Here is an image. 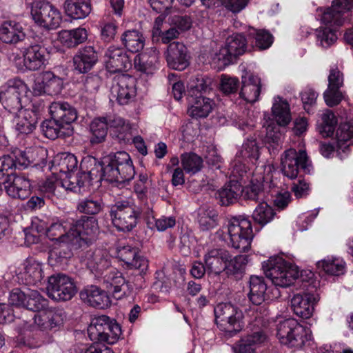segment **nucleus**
I'll return each instance as SVG.
<instances>
[{"label": "nucleus", "instance_id": "1", "mask_svg": "<svg viewBox=\"0 0 353 353\" xmlns=\"http://www.w3.org/2000/svg\"><path fill=\"white\" fill-rule=\"evenodd\" d=\"M80 168L92 176L93 181L117 184L129 182L135 174L130 157L124 151L111 153L102 160L87 156L82 159Z\"/></svg>", "mask_w": 353, "mask_h": 353}, {"label": "nucleus", "instance_id": "2", "mask_svg": "<svg viewBox=\"0 0 353 353\" xmlns=\"http://www.w3.org/2000/svg\"><path fill=\"white\" fill-rule=\"evenodd\" d=\"M353 7V0H334L332 6L323 14L321 21L327 27L316 29L317 42L327 48L336 41L337 37L334 26H341L346 18L345 14Z\"/></svg>", "mask_w": 353, "mask_h": 353}, {"label": "nucleus", "instance_id": "3", "mask_svg": "<svg viewBox=\"0 0 353 353\" xmlns=\"http://www.w3.org/2000/svg\"><path fill=\"white\" fill-rule=\"evenodd\" d=\"M262 268L272 283L281 288L293 284L299 275L297 267L279 256L270 257L263 262Z\"/></svg>", "mask_w": 353, "mask_h": 353}, {"label": "nucleus", "instance_id": "4", "mask_svg": "<svg viewBox=\"0 0 353 353\" xmlns=\"http://www.w3.org/2000/svg\"><path fill=\"white\" fill-rule=\"evenodd\" d=\"M276 336L281 344L297 350L302 348L311 339L309 330L292 318L277 324Z\"/></svg>", "mask_w": 353, "mask_h": 353}, {"label": "nucleus", "instance_id": "5", "mask_svg": "<svg viewBox=\"0 0 353 353\" xmlns=\"http://www.w3.org/2000/svg\"><path fill=\"white\" fill-rule=\"evenodd\" d=\"M215 321L225 336L232 337L244 327L243 312L236 306L230 303H219L214 310Z\"/></svg>", "mask_w": 353, "mask_h": 353}, {"label": "nucleus", "instance_id": "6", "mask_svg": "<svg viewBox=\"0 0 353 353\" xmlns=\"http://www.w3.org/2000/svg\"><path fill=\"white\" fill-rule=\"evenodd\" d=\"M91 341L95 343L114 344L121 335L120 325L106 315L95 316L88 328Z\"/></svg>", "mask_w": 353, "mask_h": 353}, {"label": "nucleus", "instance_id": "7", "mask_svg": "<svg viewBox=\"0 0 353 353\" xmlns=\"http://www.w3.org/2000/svg\"><path fill=\"white\" fill-rule=\"evenodd\" d=\"M110 214L118 230L130 232L136 227L141 211L132 201L121 200L111 206Z\"/></svg>", "mask_w": 353, "mask_h": 353}, {"label": "nucleus", "instance_id": "8", "mask_svg": "<svg viewBox=\"0 0 353 353\" xmlns=\"http://www.w3.org/2000/svg\"><path fill=\"white\" fill-rule=\"evenodd\" d=\"M228 233L233 248L241 252L249 250L254 237L250 220L241 216L231 218L228 224Z\"/></svg>", "mask_w": 353, "mask_h": 353}, {"label": "nucleus", "instance_id": "9", "mask_svg": "<svg viewBox=\"0 0 353 353\" xmlns=\"http://www.w3.org/2000/svg\"><path fill=\"white\" fill-rule=\"evenodd\" d=\"M312 169L311 162L305 150L297 152L295 149L285 150L281 157V171L290 179H294L299 170L305 174H310Z\"/></svg>", "mask_w": 353, "mask_h": 353}, {"label": "nucleus", "instance_id": "10", "mask_svg": "<svg viewBox=\"0 0 353 353\" xmlns=\"http://www.w3.org/2000/svg\"><path fill=\"white\" fill-rule=\"evenodd\" d=\"M28 91V88L22 80L13 79L8 81L5 90L1 92V101L5 110L12 114L23 110L21 101Z\"/></svg>", "mask_w": 353, "mask_h": 353}, {"label": "nucleus", "instance_id": "11", "mask_svg": "<svg viewBox=\"0 0 353 353\" xmlns=\"http://www.w3.org/2000/svg\"><path fill=\"white\" fill-rule=\"evenodd\" d=\"M31 15L39 26L46 29H56L61 23V14L47 1H38L32 3Z\"/></svg>", "mask_w": 353, "mask_h": 353}, {"label": "nucleus", "instance_id": "12", "mask_svg": "<svg viewBox=\"0 0 353 353\" xmlns=\"http://www.w3.org/2000/svg\"><path fill=\"white\" fill-rule=\"evenodd\" d=\"M247 48V41L242 34H233L228 37L225 46L216 53L214 60L217 61L221 67L230 65L238 56L243 54Z\"/></svg>", "mask_w": 353, "mask_h": 353}, {"label": "nucleus", "instance_id": "13", "mask_svg": "<svg viewBox=\"0 0 353 353\" xmlns=\"http://www.w3.org/2000/svg\"><path fill=\"white\" fill-rule=\"evenodd\" d=\"M77 292L72 279L63 274L52 275L48 279V295L57 301L70 300Z\"/></svg>", "mask_w": 353, "mask_h": 353}, {"label": "nucleus", "instance_id": "14", "mask_svg": "<svg viewBox=\"0 0 353 353\" xmlns=\"http://www.w3.org/2000/svg\"><path fill=\"white\" fill-rule=\"evenodd\" d=\"M124 124L122 118L116 115H105L94 118L90 124V143L99 144L105 141L108 128H118Z\"/></svg>", "mask_w": 353, "mask_h": 353}, {"label": "nucleus", "instance_id": "15", "mask_svg": "<svg viewBox=\"0 0 353 353\" xmlns=\"http://www.w3.org/2000/svg\"><path fill=\"white\" fill-rule=\"evenodd\" d=\"M111 92L119 104L129 103L136 96L135 79L125 74L115 77Z\"/></svg>", "mask_w": 353, "mask_h": 353}, {"label": "nucleus", "instance_id": "16", "mask_svg": "<svg viewBox=\"0 0 353 353\" xmlns=\"http://www.w3.org/2000/svg\"><path fill=\"white\" fill-rule=\"evenodd\" d=\"M84 261L86 267L97 278H102L112 267V258L103 250L86 252Z\"/></svg>", "mask_w": 353, "mask_h": 353}, {"label": "nucleus", "instance_id": "17", "mask_svg": "<svg viewBox=\"0 0 353 353\" xmlns=\"http://www.w3.org/2000/svg\"><path fill=\"white\" fill-rule=\"evenodd\" d=\"M71 227L74 247L79 246L81 240H91L99 231L98 222L94 216H82Z\"/></svg>", "mask_w": 353, "mask_h": 353}, {"label": "nucleus", "instance_id": "18", "mask_svg": "<svg viewBox=\"0 0 353 353\" xmlns=\"http://www.w3.org/2000/svg\"><path fill=\"white\" fill-rule=\"evenodd\" d=\"M117 256L130 269L138 271V274L143 278L148 268V261L139 254V249L130 245L120 246L117 248Z\"/></svg>", "mask_w": 353, "mask_h": 353}, {"label": "nucleus", "instance_id": "19", "mask_svg": "<svg viewBox=\"0 0 353 353\" xmlns=\"http://www.w3.org/2000/svg\"><path fill=\"white\" fill-rule=\"evenodd\" d=\"M105 66L112 73L125 71L132 67L131 59L122 48L110 46L105 52Z\"/></svg>", "mask_w": 353, "mask_h": 353}, {"label": "nucleus", "instance_id": "20", "mask_svg": "<svg viewBox=\"0 0 353 353\" xmlns=\"http://www.w3.org/2000/svg\"><path fill=\"white\" fill-rule=\"evenodd\" d=\"M41 81L37 80L32 86L35 95L46 94L48 95L59 94L63 88V79L51 71H44L40 74Z\"/></svg>", "mask_w": 353, "mask_h": 353}, {"label": "nucleus", "instance_id": "21", "mask_svg": "<svg viewBox=\"0 0 353 353\" xmlns=\"http://www.w3.org/2000/svg\"><path fill=\"white\" fill-rule=\"evenodd\" d=\"M22 55L23 65L30 71L39 70L48 63L47 50L39 44H31L24 48Z\"/></svg>", "mask_w": 353, "mask_h": 353}, {"label": "nucleus", "instance_id": "22", "mask_svg": "<svg viewBox=\"0 0 353 353\" xmlns=\"http://www.w3.org/2000/svg\"><path fill=\"white\" fill-rule=\"evenodd\" d=\"M343 85V73L337 68H332L328 76V86L323 93L325 102L328 106H335L341 101L343 95L340 88Z\"/></svg>", "mask_w": 353, "mask_h": 353}, {"label": "nucleus", "instance_id": "23", "mask_svg": "<svg viewBox=\"0 0 353 353\" xmlns=\"http://www.w3.org/2000/svg\"><path fill=\"white\" fill-rule=\"evenodd\" d=\"M319 300V294L311 292L298 293L291 299L294 313L303 319H309L314 312V305Z\"/></svg>", "mask_w": 353, "mask_h": 353}, {"label": "nucleus", "instance_id": "24", "mask_svg": "<svg viewBox=\"0 0 353 353\" xmlns=\"http://www.w3.org/2000/svg\"><path fill=\"white\" fill-rule=\"evenodd\" d=\"M168 66L176 70L182 71L190 64V56L185 46L178 41L169 44L165 55Z\"/></svg>", "mask_w": 353, "mask_h": 353}, {"label": "nucleus", "instance_id": "25", "mask_svg": "<svg viewBox=\"0 0 353 353\" xmlns=\"http://www.w3.org/2000/svg\"><path fill=\"white\" fill-rule=\"evenodd\" d=\"M49 111L52 118L73 132L71 123L77 119L78 116L74 107L68 102L59 101L50 104Z\"/></svg>", "mask_w": 353, "mask_h": 353}, {"label": "nucleus", "instance_id": "26", "mask_svg": "<svg viewBox=\"0 0 353 353\" xmlns=\"http://www.w3.org/2000/svg\"><path fill=\"white\" fill-rule=\"evenodd\" d=\"M160 52L155 47L146 49L134 59V68L143 74H152L157 69Z\"/></svg>", "mask_w": 353, "mask_h": 353}, {"label": "nucleus", "instance_id": "27", "mask_svg": "<svg viewBox=\"0 0 353 353\" xmlns=\"http://www.w3.org/2000/svg\"><path fill=\"white\" fill-rule=\"evenodd\" d=\"M32 316L35 326L41 331H49L63 324V316L61 311L49 309L39 312Z\"/></svg>", "mask_w": 353, "mask_h": 353}, {"label": "nucleus", "instance_id": "28", "mask_svg": "<svg viewBox=\"0 0 353 353\" xmlns=\"http://www.w3.org/2000/svg\"><path fill=\"white\" fill-rule=\"evenodd\" d=\"M79 296L85 303L94 307L103 309L111 304L108 293L97 285L86 286L80 292Z\"/></svg>", "mask_w": 353, "mask_h": 353}, {"label": "nucleus", "instance_id": "29", "mask_svg": "<svg viewBox=\"0 0 353 353\" xmlns=\"http://www.w3.org/2000/svg\"><path fill=\"white\" fill-rule=\"evenodd\" d=\"M230 254L224 249L214 248L208 251L204 256L205 265L209 274L218 275L226 268Z\"/></svg>", "mask_w": 353, "mask_h": 353}, {"label": "nucleus", "instance_id": "30", "mask_svg": "<svg viewBox=\"0 0 353 353\" xmlns=\"http://www.w3.org/2000/svg\"><path fill=\"white\" fill-rule=\"evenodd\" d=\"M102 279L116 299H122L130 292L129 286L122 273L114 268L106 272Z\"/></svg>", "mask_w": 353, "mask_h": 353}, {"label": "nucleus", "instance_id": "31", "mask_svg": "<svg viewBox=\"0 0 353 353\" xmlns=\"http://www.w3.org/2000/svg\"><path fill=\"white\" fill-rule=\"evenodd\" d=\"M8 196L14 199H25L30 194V182L23 176L15 174L2 181Z\"/></svg>", "mask_w": 353, "mask_h": 353}, {"label": "nucleus", "instance_id": "32", "mask_svg": "<svg viewBox=\"0 0 353 353\" xmlns=\"http://www.w3.org/2000/svg\"><path fill=\"white\" fill-rule=\"evenodd\" d=\"M241 83L240 97L248 103L256 102L261 90V79L257 75L246 72L241 77Z\"/></svg>", "mask_w": 353, "mask_h": 353}, {"label": "nucleus", "instance_id": "33", "mask_svg": "<svg viewBox=\"0 0 353 353\" xmlns=\"http://www.w3.org/2000/svg\"><path fill=\"white\" fill-rule=\"evenodd\" d=\"M12 121L18 133L29 134L36 128L38 116L37 112L31 109H23L13 114Z\"/></svg>", "mask_w": 353, "mask_h": 353}, {"label": "nucleus", "instance_id": "34", "mask_svg": "<svg viewBox=\"0 0 353 353\" xmlns=\"http://www.w3.org/2000/svg\"><path fill=\"white\" fill-rule=\"evenodd\" d=\"M249 301L256 306L261 305L270 299L268 285L263 276L252 275L249 280V292L247 294Z\"/></svg>", "mask_w": 353, "mask_h": 353}, {"label": "nucleus", "instance_id": "35", "mask_svg": "<svg viewBox=\"0 0 353 353\" xmlns=\"http://www.w3.org/2000/svg\"><path fill=\"white\" fill-rule=\"evenodd\" d=\"M98 61V54L94 47L89 46L79 50L73 57L75 71L79 74L89 72Z\"/></svg>", "mask_w": 353, "mask_h": 353}, {"label": "nucleus", "instance_id": "36", "mask_svg": "<svg viewBox=\"0 0 353 353\" xmlns=\"http://www.w3.org/2000/svg\"><path fill=\"white\" fill-rule=\"evenodd\" d=\"M46 236L59 245H65L68 248L74 247L72 227L67 231V226L60 221L52 222L46 229Z\"/></svg>", "mask_w": 353, "mask_h": 353}, {"label": "nucleus", "instance_id": "37", "mask_svg": "<svg viewBox=\"0 0 353 353\" xmlns=\"http://www.w3.org/2000/svg\"><path fill=\"white\" fill-rule=\"evenodd\" d=\"M188 101L190 104L188 113L191 117L196 119L207 117L214 105V103L211 99L201 94H195V96L192 94V96H189Z\"/></svg>", "mask_w": 353, "mask_h": 353}, {"label": "nucleus", "instance_id": "38", "mask_svg": "<svg viewBox=\"0 0 353 353\" xmlns=\"http://www.w3.org/2000/svg\"><path fill=\"white\" fill-rule=\"evenodd\" d=\"M26 34L21 24L6 21L0 26V39L6 43H17L24 39Z\"/></svg>", "mask_w": 353, "mask_h": 353}, {"label": "nucleus", "instance_id": "39", "mask_svg": "<svg viewBox=\"0 0 353 353\" xmlns=\"http://www.w3.org/2000/svg\"><path fill=\"white\" fill-rule=\"evenodd\" d=\"M93 179L87 172L80 168L76 174H70L68 176L61 181L62 186L67 190L81 193L85 188L92 184Z\"/></svg>", "mask_w": 353, "mask_h": 353}, {"label": "nucleus", "instance_id": "40", "mask_svg": "<svg viewBox=\"0 0 353 353\" xmlns=\"http://www.w3.org/2000/svg\"><path fill=\"white\" fill-rule=\"evenodd\" d=\"M65 14L74 19H83L92 11L90 0H65L63 4Z\"/></svg>", "mask_w": 353, "mask_h": 353}, {"label": "nucleus", "instance_id": "41", "mask_svg": "<svg viewBox=\"0 0 353 353\" xmlns=\"http://www.w3.org/2000/svg\"><path fill=\"white\" fill-rule=\"evenodd\" d=\"M21 159H17L14 155L9 154L0 157V180L3 181L14 175L17 168L27 166L28 161L24 152H21Z\"/></svg>", "mask_w": 353, "mask_h": 353}, {"label": "nucleus", "instance_id": "42", "mask_svg": "<svg viewBox=\"0 0 353 353\" xmlns=\"http://www.w3.org/2000/svg\"><path fill=\"white\" fill-rule=\"evenodd\" d=\"M241 196L245 200L260 203L265 201V192L264 190L263 177L254 178L250 184L243 188L241 186Z\"/></svg>", "mask_w": 353, "mask_h": 353}, {"label": "nucleus", "instance_id": "43", "mask_svg": "<svg viewBox=\"0 0 353 353\" xmlns=\"http://www.w3.org/2000/svg\"><path fill=\"white\" fill-rule=\"evenodd\" d=\"M241 185L234 180L226 183L216 194V198L219 199L221 205H229L236 202L241 195Z\"/></svg>", "mask_w": 353, "mask_h": 353}, {"label": "nucleus", "instance_id": "44", "mask_svg": "<svg viewBox=\"0 0 353 353\" xmlns=\"http://www.w3.org/2000/svg\"><path fill=\"white\" fill-rule=\"evenodd\" d=\"M88 39V32L84 28H77L72 30H61L59 33V39L65 47L72 48L85 41Z\"/></svg>", "mask_w": 353, "mask_h": 353}, {"label": "nucleus", "instance_id": "45", "mask_svg": "<svg viewBox=\"0 0 353 353\" xmlns=\"http://www.w3.org/2000/svg\"><path fill=\"white\" fill-rule=\"evenodd\" d=\"M353 137V126L347 123H341L336 132L337 155L345 158L350 151V144H346Z\"/></svg>", "mask_w": 353, "mask_h": 353}, {"label": "nucleus", "instance_id": "46", "mask_svg": "<svg viewBox=\"0 0 353 353\" xmlns=\"http://www.w3.org/2000/svg\"><path fill=\"white\" fill-rule=\"evenodd\" d=\"M41 130L43 134L50 139L65 138L72 134V131L65 128L61 123L51 117L50 119L43 121L41 124Z\"/></svg>", "mask_w": 353, "mask_h": 353}, {"label": "nucleus", "instance_id": "47", "mask_svg": "<svg viewBox=\"0 0 353 353\" xmlns=\"http://www.w3.org/2000/svg\"><path fill=\"white\" fill-rule=\"evenodd\" d=\"M121 41L124 47L130 52H138L145 45V38L143 34L135 29L128 30L121 35Z\"/></svg>", "mask_w": 353, "mask_h": 353}, {"label": "nucleus", "instance_id": "48", "mask_svg": "<svg viewBox=\"0 0 353 353\" xmlns=\"http://www.w3.org/2000/svg\"><path fill=\"white\" fill-rule=\"evenodd\" d=\"M278 99L275 100L272 105V115L279 126H286L292 120L290 105L286 101L282 100L280 97H278Z\"/></svg>", "mask_w": 353, "mask_h": 353}, {"label": "nucleus", "instance_id": "49", "mask_svg": "<svg viewBox=\"0 0 353 353\" xmlns=\"http://www.w3.org/2000/svg\"><path fill=\"white\" fill-rule=\"evenodd\" d=\"M103 207L102 199L95 195H90L80 200L77 204V210L80 212L90 215L100 213Z\"/></svg>", "mask_w": 353, "mask_h": 353}, {"label": "nucleus", "instance_id": "50", "mask_svg": "<svg viewBox=\"0 0 353 353\" xmlns=\"http://www.w3.org/2000/svg\"><path fill=\"white\" fill-rule=\"evenodd\" d=\"M318 268L322 269L325 273L331 275L339 276L343 274L345 270V262L336 257H328L317 262Z\"/></svg>", "mask_w": 353, "mask_h": 353}, {"label": "nucleus", "instance_id": "51", "mask_svg": "<svg viewBox=\"0 0 353 353\" xmlns=\"http://www.w3.org/2000/svg\"><path fill=\"white\" fill-rule=\"evenodd\" d=\"M181 161L183 170L191 175L199 172L203 168L202 158L193 152L182 154Z\"/></svg>", "mask_w": 353, "mask_h": 353}, {"label": "nucleus", "instance_id": "52", "mask_svg": "<svg viewBox=\"0 0 353 353\" xmlns=\"http://www.w3.org/2000/svg\"><path fill=\"white\" fill-rule=\"evenodd\" d=\"M249 36L253 39L252 43L259 50H266L273 43V36L265 30L252 28L250 30Z\"/></svg>", "mask_w": 353, "mask_h": 353}, {"label": "nucleus", "instance_id": "53", "mask_svg": "<svg viewBox=\"0 0 353 353\" xmlns=\"http://www.w3.org/2000/svg\"><path fill=\"white\" fill-rule=\"evenodd\" d=\"M274 215L275 212L272 208L263 201L259 203L252 213V218L256 223L264 225L270 222Z\"/></svg>", "mask_w": 353, "mask_h": 353}, {"label": "nucleus", "instance_id": "54", "mask_svg": "<svg viewBox=\"0 0 353 353\" xmlns=\"http://www.w3.org/2000/svg\"><path fill=\"white\" fill-rule=\"evenodd\" d=\"M218 214L211 208L202 209L198 215L199 228L203 231H208L215 228L218 224Z\"/></svg>", "mask_w": 353, "mask_h": 353}, {"label": "nucleus", "instance_id": "55", "mask_svg": "<svg viewBox=\"0 0 353 353\" xmlns=\"http://www.w3.org/2000/svg\"><path fill=\"white\" fill-rule=\"evenodd\" d=\"M48 307V301L38 291L28 290L26 310L32 312H41Z\"/></svg>", "mask_w": 353, "mask_h": 353}, {"label": "nucleus", "instance_id": "56", "mask_svg": "<svg viewBox=\"0 0 353 353\" xmlns=\"http://www.w3.org/2000/svg\"><path fill=\"white\" fill-rule=\"evenodd\" d=\"M248 262V256L246 255H238L233 259L230 256V260L226 263V268L224 271L228 275H241Z\"/></svg>", "mask_w": 353, "mask_h": 353}, {"label": "nucleus", "instance_id": "57", "mask_svg": "<svg viewBox=\"0 0 353 353\" xmlns=\"http://www.w3.org/2000/svg\"><path fill=\"white\" fill-rule=\"evenodd\" d=\"M322 123L319 126V132L324 137H331L333 135L337 120L334 113L327 110L321 117Z\"/></svg>", "mask_w": 353, "mask_h": 353}, {"label": "nucleus", "instance_id": "58", "mask_svg": "<svg viewBox=\"0 0 353 353\" xmlns=\"http://www.w3.org/2000/svg\"><path fill=\"white\" fill-rule=\"evenodd\" d=\"M236 157L257 160L259 157V150L256 140L248 139L242 145L241 150L236 153Z\"/></svg>", "mask_w": 353, "mask_h": 353}, {"label": "nucleus", "instance_id": "59", "mask_svg": "<svg viewBox=\"0 0 353 353\" xmlns=\"http://www.w3.org/2000/svg\"><path fill=\"white\" fill-rule=\"evenodd\" d=\"M26 279L30 283H37L43 278V271L40 264L36 262L28 263L25 268Z\"/></svg>", "mask_w": 353, "mask_h": 353}, {"label": "nucleus", "instance_id": "60", "mask_svg": "<svg viewBox=\"0 0 353 353\" xmlns=\"http://www.w3.org/2000/svg\"><path fill=\"white\" fill-rule=\"evenodd\" d=\"M239 87V81L236 77H231L223 74L221 78L220 90L225 94H231L236 92Z\"/></svg>", "mask_w": 353, "mask_h": 353}, {"label": "nucleus", "instance_id": "61", "mask_svg": "<svg viewBox=\"0 0 353 353\" xmlns=\"http://www.w3.org/2000/svg\"><path fill=\"white\" fill-rule=\"evenodd\" d=\"M28 301V290L22 291L20 289L13 290L9 296L8 302L11 306L26 309V301Z\"/></svg>", "mask_w": 353, "mask_h": 353}, {"label": "nucleus", "instance_id": "62", "mask_svg": "<svg viewBox=\"0 0 353 353\" xmlns=\"http://www.w3.org/2000/svg\"><path fill=\"white\" fill-rule=\"evenodd\" d=\"M317 97L318 94L312 88H306L301 93L303 108L307 113H310L316 105Z\"/></svg>", "mask_w": 353, "mask_h": 353}, {"label": "nucleus", "instance_id": "63", "mask_svg": "<svg viewBox=\"0 0 353 353\" xmlns=\"http://www.w3.org/2000/svg\"><path fill=\"white\" fill-rule=\"evenodd\" d=\"M59 165L61 171L71 172L77 168L78 161L73 154L63 153L61 154Z\"/></svg>", "mask_w": 353, "mask_h": 353}, {"label": "nucleus", "instance_id": "64", "mask_svg": "<svg viewBox=\"0 0 353 353\" xmlns=\"http://www.w3.org/2000/svg\"><path fill=\"white\" fill-rule=\"evenodd\" d=\"M117 25L114 22L104 23L101 25V38L105 42L112 41L117 34Z\"/></svg>", "mask_w": 353, "mask_h": 353}]
</instances>
